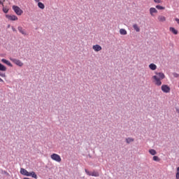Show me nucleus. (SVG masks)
Wrapping results in <instances>:
<instances>
[{"label": "nucleus", "instance_id": "nucleus-1", "mask_svg": "<svg viewBox=\"0 0 179 179\" xmlns=\"http://www.w3.org/2000/svg\"><path fill=\"white\" fill-rule=\"evenodd\" d=\"M13 10L18 16H20L23 14V10L20 9L17 6H13Z\"/></svg>", "mask_w": 179, "mask_h": 179}, {"label": "nucleus", "instance_id": "nucleus-2", "mask_svg": "<svg viewBox=\"0 0 179 179\" xmlns=\"http://www.w3.org/2000/svg\"><path fill=\"white\" fill-rule=\"evenodd\" d=\"M10 60L15 64V65H17V66H23V62L17 59L10 57Z\"/></svg>", "mask_w": 179, "mask_h": 179}, {"label": "nucleus", "instance_id": "nucleus-3", "mask_svg": "<svg viewBox=\"0 0 179 179\" xmlns=\"http://www.w3.org/2000/svg\"><path fill=\"white\" fill-rule=\"evenodd\" d=\"M50 157L52 160H55L57 163L61 162V157L58 154H52Z\"/></svg>", "mask_w": 179, "mask_h": 179}, {"label": "nucleus", "instance_id": "nucleus-4", "mask_svg": "<svg viewBox=\"0 0 179 179\" xmlns=\"http://www.w3.org/2000/svg\"><path fill=\"white\" fill-rule=\"evenodd\" d=\"M162 92H164V93H170V87H169V85H163L161 87Z\"/></svg>", "mask_w": 179, "mask_h": 179}, {"label": "nucleus", "instance_id": "nucleus-5", "mask_svg": "<svg viewBox=\"0 0 179 179\" xmlns=\"http://www.w3.org/2000/svg\"><path fill=\"white\" fill-rule=\"evenodd\" d=\"M152 78L155 80V85L157 86H162V81L160 80V78L157 77V76H153Z\"/></svg>", "mask_w": 179, "mask_h": 179}, {"label": "nucleus", "instance_id": "nucleus-6", "mask_svg": "<svg viewBox=\"0 0 179 179\" xmlns=\"http://www.w3.org/2000/svg\"><path fill=\"white\" fill-rule=\"evenodd\" d=\"M20 173L22 176H26L27 177H30V172L27 171V170H26L23 168L20 169Z\"/></svg>", "mask_w": 179, "mask_h": 179}, {"label": "nucleus", "instance_id": "nucleus-7", "mask_svg": "<svg viewBox=\"0 0 179 179\" xmlns=\"http://www.w3.org/2000/svg\"><path fill=\"white\" fill-rule=\"evenodd\" d=\"M6 17L8 19V20H17V16L16 15H6Z\"/></svg>", "mask_w": 179, "mask_h": 179}, {"label": "nucleus", "instance_id": "nucleus-8", "mask_svg": "<svg viewBox=\"0 0 179 179\" xmlns=\"http://www.w3.org/2000/svg\"><path fill=\"white\" fill-rule=\"evenodd\" d=\"M92 49L96 51V52H99V51H101V46L99 45H95L92 46Z\"/></svg>", "mask_w": 179, "mask_h": 179}, {"label": "nucleus", "instance_id": "nucleus-9", "mask_svg": "<svg viewBox=\"0 0 179 179\" xmlns=\"http://www.w3.org/2000/svg\"><path fill=\"white\" fill-rule=\"evenodd\" d=\"M1 62H3V64H6V65H8V66H10L11 68H12V66H13V65H12V63H10V62L6 60V59H2Z\"/></svg>", "mask_w": 179, "mask_h": 179}, {"label": "nucleus", "instance_id": "nucleus-10", "mask_svg": "<svg viewBox=\"0 0 179 179\" xmlns=\"http://www.w3.org/2000/svg\"><path fill=\"white\" fill-rule=\"evenodd\" d=\"M169 31H171V33H173L175 35L178 34V31L177 29H176V28L171 27L169 28Z\"/></svg>", "mask_w": 179, "mask_h": 179}, {"label": "nucleus", "instance_id": "nucleus-11", "mask_svg": "<svg viewBox=\"0 0 179 179\" xmlns=\"http://www.w3.org/2000/svg\"><path fill=\"white\" fill-rule=\"evenodd\" d=\"M150 13L151 16H155L154 13H157V10H156L155 8H150Z\"/></svg>", "mask_w": 179, "mask_h": 179}, {"label": "nucleus", "instance_id": "nucleus-12", "mask_svg": "<svg viewBox=\"0 0 179 179\" xmlns=\"http://www.w3.org/2000/svg\"><path fill=\"white\" fill-rule=\"evenodd\" d=\"M149 68L151 71H156V69H157V66L152 63L149 65Z\"/></svg>", "mask_w": 179, "mask_h": 179}, {"label": "nucleus", "instance_id": "nucleus-13", "mask_svg": "<svg viewBox=\"0 0 179 179\" xmlns=\"http://www.w3.org/2000/svg\"><path fill=\"white\" fill-rule=\"evenodd\" d=\"M18 31H20V33H21V34H23V36H26V34H27L26 33V31H24V29H23V28L22 27H18Z\"/></svg>", "mask_w": 179, "mask_h": 179}, {"label": "nucleus", "instance_id": "nucleus-14", "mask_svg": "<svg viewBox=\"0 0 179 179\" xmlns=\"http://www.w3.org/2000/svg\"><path fill=\"white\" fill-rule=\"evenodd\" d=\"M133 29H134V30L137 31V33H139V31H141V28H139L137 24H133Z\"/></svg>", "mask_w": 179, "mask_h": 179}, {"label": "nucleus", "instance_id": "nucleus-15", "mask_svg": "<svg viewBox=\"0 0 179 179\" xmlns=\"http://www.w3.org/2000/svg\"><path fill=\"white\" fill-rule=\"evenodd\" d=\"M155 73L159 76V79H164L166 78V76L163 73Z\"/></svg>", "mask_w": 179, "mask_h": 179}, {"label": "nucleus", "instance_id": "nucleus-16", "mask_svg": "<svg viewBox=\"0 0 179 179\" xmlns=\"http://www.w3.org/2000/svg\"><path fill=\"white\" fill-rule=\"evenodd\" d=\"M158 20H159V22H166V17H164L163 15H159Z\"/></svg>", "mask_w": 179, "mask_h": 179}, {"label": "nucleus", "instance_id": "nucleus-17", "mask_svg": "<svg viewBox=\"0 0 179 179\" xmlns=\"http://www.w3.org/2000/svg\"><path fill=\"white\" fill-rule=\"evenodd\" d=\"M120 34H122V36H127V30H125L124 29H120Z\"/></svg>", "mask_w": 179, "mask_h": 179}, {"label": "nucleus", "instance_id": "nucleus-18", "mask_svg": "<svg viewBox=\"0 0 179 179\" xmlns=\"http://www.w3.org/2000/svg\"><path fill=\"white\" fill-rule=\"evenodd\" d=\"M0 71H1V72H6V66H5L3 64L0 63Z\"/></svg>", "mask_w": 179, "mask_h": 179}, {"label": "nucleus", "instance_id": "nucleus-19", "mask_svg": "<svg viewBox=\"0 0 179 179\" xmlns=\"http://www.w3.org/2000/svg\"><path fill=\"white\" fill-rule=\"evenodd\" d=\"M29 177H32V178L37 179V174L34 171L30 172Z\"/></svg>", "mask_w": 179, "mask_h": 179}, {"label": "nucleus", "instance_id": "nucleus-20", "mask_svg": "<svg viewBox=\"0 0 179 179\" xmlns=\"http://www.w3.org/2000/svg\"><path fill=\"white\" fill-rule=\"evenodd\" d=\"M125 141L127 143L129 144L131 142H134V139L132 138H127Z\"/></svg>", "mask_w": 179, "mask_h": 179}, {"label": "nucleus", "instance_id": "nucleus-21", "mask_svg": "<svg viewBox=\"0 0 179 179\" xmlns=\"http://www.w3.org/2000/svg\"><path fill=\"white\" fill-rule=\"evenodd\" d=\"M38 8H40V9H44V8H45V6H44V3L41 2L38 3Z\"/></svg>", "mask_w": 179, "mask_h": 179}, {"label": "nucleus", "instance_id": "nucleus-22", "mask_svg": "<svg viewBox=\"0 0 179 179\" xmlns=\"http://www.w3.org/2000/svg\"><path fill=\"white\" fill-rule=\"evenodd\" d=\"M149 153L151 154L152 156H155L157 154V152L153 149L149 150Z\"/></svg>", "mask_w": 179, "mask_h": 179}, {"label": "nucleus", "instance_id": "nucleus-23", "mask_svg": "<svg viewBox=\"0 0 179 179\" xmlns=\"http://www.w3.org/2000/svg\"><path fill=\"white\" fill-rule=\"evenodd\" d=\"M99 172L93 171L92 173V177H99Z\"/></svg>", "mask_w": 179, "mask_h": 179}, {"label": "nucleus", "instance_id": "nucleus-24", "mask_svg": "<svg viewBox=\"0 0 179 179\" xmlns=\"http://www.w3.org/2000/svg\"><path fill=\"white\" fill-rule=\"evenodd\" d=\"M152 160H154V162H160V158H159L157 156H154L152 157Z\"/></svg>", "mask_w": 179, "mask_h": 179}, {"label": "nucleus", "instance_id": "nucleus-25", "mask_svg": "<svg viewBox=\"0 0 179 179\" xmlns=\"http://www.w3.org/2000/svg\"><path fill=\"white\" fill-rule=\"evenodd\" d=\"M3 12L4 13H8V12H9V8H6L4 6H3Z\"/></svg>", "mask_w": 179, "mask_h": 179}, {"label": "nucleus", "instance_id": "nucleus-26", "mask_svg": "<svg viewBox=\"0 0 179 179\" xmlns=\"http://www.w3.org/2000/svg\"><path fill=\"white\" fill-rule=\"evenodd\" d=\"M85 171L87 176H92V172L89 171L87 169H85Z\"/></svg>", "mask_w": 179, "mask_h": 179}, {"label": "nucleus", "instance_id": "nucleus-27", "mask_svg": "<svg viewBox=\"0 0 179 179\" xmlns=\"http://www.w3.org/2000/svg\"><path fill=\"white\" fill-rule=\"evenodd\" d=\"M176 178L179 179V167L177 168V173L176 174Z\"/></svg>", "mask_w": 179, "mask_h": 179}, {"label": "nucleus", "instance_id": "nucleus-28", "mask_svg": "<svg viewBox=\"0 0 179 179\" xmlns=\"http://www.w3.org/2000/svg\"><path fill=\"white\" fill-rule=\"evenodd\" d=\"M157 9H159V10H162L163 9H164V7L162 6H156Z\"/></svg>", "mask_w": 179, "mask_h": 179}, {"label": "nucleus", "instance_id": "nucleus-29", "mask_svg": "<svg viewBox=\"0 0 179 179\" xmlns=\"http://www.w3.org/2000/svg\"><path fill=\"white\" fill-rule=\"evenodd\" d=\"M0 76H1V78H6V74H5V73H2V72L0 71Z\"/></svg>", "mask_w": 179, "mask_h": 179}, {"label": "nucleus", "instance_id": "nucleus-30", "mask_svg": "<svg viewBox=\"0 0 179 179\" xmlns=\"http://www.w3.org/2000/svg\"><path fill=\"white\" fill-rule=\"evenodd\" d=\"M173 76L174 78H179V74L177 73H173Z\"/></svg>", "mask_w": 179, "mask_h": 179}, {"label": "nucleus", "instance_id": "nucleus-31", "mask_svg": "<svg viewBox=\"0 0 179 179\" xmlns=\"http://www.w3.org/2000/svg\"><path fill=\"white\" fill-rule=\"evenodd\" d=\"M154 2H155V3H160V2H162V1H160V0H154Z\"/></svg>", "mask_w": 179, "mask_h": 179}, {"label": "nucleus", "instance_id": "nucleus-32", "mask_svg": "<svg viewBox=\"0 0 179 179\" xmlns=\"http://www.w3.org/2000/svg\"><path fill=\"white\" fill-rule=\"evenodd\" d=\"M175 20L178 23V24H179V19L178 18H176Z\"/></svg>", "mask_w": 179, "mask_h": 179}, {"label": "nucleus", "instance_id": "nucleus-33", "mask_svg": "<svg viewBox=\"0 0 179 179\" xmlns=\"http://www.w3.org/2000/svg\"><path fill=\"white\" fill-rule=\"evenodd\" d=\"M12 30H13V31H17V30H16V29H15V27H12Z\"/></svg>", "mask_w": 179, "mask_h": 179}, {"label": "nucleus", "instance_id": "nucleus-34", "mask_svg": "<svg viewBox=\"0 0 179 179\" xmlns=\"http://www.w3.org/2000/svg\"><path fill=\"white\" fill-rule=\"evenodd\" d=\"M0 5H2V6H3V2H2L1 0H0Z\"/></svg>", "mask_w": 179, "mask_h": 179}, {"label": "nucleus", "instance_id": "nucleus-35", "mask_svg": "<svg viewBox=\"0 0 179 179\" xmlns=\"http://www.w3.org/2000/svg\"><path fill=\"white\" fill-rule=\"evenodd\" d=\"M176 113H178V114H179V109L176 108Z\"/></svg>", "mask_w": 179, "mask_h": 179}, {"label": "nucleus", "instance_id": "nucleus-36", "mask_svg": "<svg viewBox=\"0 0 179 179\" xmlns=\"http://www.w3.org/2000/svg\"><path fill=\"white\" fill-rule=\"evenodd\" d=\"M0 82L3 83V80H2V78H0Z\"/></svg>", "mask_w": 179, "mask_h": 179}, {"label": "nucleus", "instance_id": "nucleus-37", "mask_svg": "<svg viewBox=\"0 0 179 179\" xmlns=\"http://www.w3.org/2000/svg\"><path fill=\"white\" fill-rule=\"evenodd\" d=\"M35 2H40V0H34Z\"/></svg>", "mask_w": 179, "mask_h": 179}, {"label": "nucleus", "instance_id": "nucleus-38", "mask_svg": "<svg viewBox=\"0 0 179 179\" xmlns=\"http://www.w3.org/2000/svg\"><path fill=\"white\" fill-rule=\"evenodd\" d=\"M9 27H10V24H8V29H9Z\"/></svg>", "mask_w": 179, "mask_h": 179}]
</instances>
